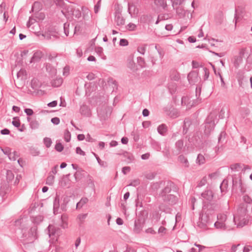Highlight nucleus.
<instances>
[{"instance_id":"1","label":"nucleus","mask_w":252,"mask_h":252,"mask_svg":"<svg viewBox=\"0 0 252 252\" xmlns=\"http://www.w3.org/2000/svg\"><path fill=\"white\" fill-rule=\"evenodd\" d=\"M178 186L172 181L167 180L164 182V187L158 194V197L164 203L173 206L178 201V198L174 194L178 192Z\"/></svg>"},{"instance_id":"2","label":"nucleus","mask_w":252,"mask_h":252,"mask_svg":"<svg viewBox=\"0 0 252 252\" xmlns=\"http://www.w3.org/2000/svg\"><path fill=\"white\" fill-rule=\"evenodd\" d=\"M70 200V197L63 194L61 197L57 192L53 201V213L55 215L65 212L67 204Z\"/></svg>"},{"instance_id":"3","label":"nucleus","mask_w":252,"mask_h":252,"mask_svg":"<svg viewBox=\"0 0 252 252\" xmlns=\"http://www.w3.org/2000/svg\"><path fill=\"white\" fill-rule=\"evenodd\" d=\"M217 114L215 112H211L206 118L204 123V133L207 137L209 136L211 132L214 129L216 123Z\"/></svg>"},{"instance_id":"4","label":"nucleus","mask_w":252,"mask_h":252,"mask_svg":"<svg viewBox=\"0 0 252 252\" xmlns=\"http://www.w3.org/2000/svg\"><path fill=\"white\" fill-rule=\"evenodd\" d=\"M185 138L189 143V146L198 147L202 144V136L200 135L198 132L190 133L187 135Z\"/></svg>"},{"instance_id":"5","label":"nucleus","mask_w":252,"mask_h":252,"mask_svg":"<svg viewBox=\"0 0 252 252\" xmlns=\"http://www.w3.org/2000/svg\"><path fill=\"white\" fill-rule=\"evenodd\" d=\"M45 17V14L40 11H35L32 13V20L35 21V22H32V33L36 34L37 32L34 30L35 27H38L39 24L38 21L43 20Z\"/></svg>"},{"instance_id":"6","label":"nucleus","mask_w":252,"mask_h":252,"mask_svg":"<svg viewBox=\"0 0 252 252\" xmlns=\"http://www.w3.org/2000/svg\"><path fill=\"white\" fill-rule=\"evenodd\" d=\"M211 223L209 219V215L205 213L204 215L199 214V221L197 222V226L201 229H206Z\"/></svg>"},{"instance_id":"7","label":"nucleus","mask_w":252,"mask_h":252,"mask_svg":"<svg viewBox=\"0 0 252 252\" xmlns=\"http://www.w3.org/2000/svg\"><path fill=\"white\" fill-rule=\"evenodd\" d=\"M220 207V205L216 202H209L204 203L203 206V210L205 212V214L211 215L215 211L219 209Z\"/></svg>"},{"instance_id":"8","label":"nucleus","mask_w":252,"mask_h":252,"mask_svg":"<svg viewBox=\"0 0 252 252\" xmlns=\"http://www.w3.org/2000/svg\"><path fill=\"white\" fill-rule=\"evenodd\" d=\"M232 191L233 192H236L238 189H240L241 191H242V181L241 178L240 177L239 181H237L236 179V175H233L232 176Z\"/></svg>"},{"instance_id":"9","label":"nucleus","mask_w":252,"mask_h":252,"mask_svg":"<svg viewBox=\"0 0 252 252\" xmlns=\"http://www.w3.org/2000/svg\"><path fill=\"white\" fill-rule=\"evenodd\" d=\"M144 219L142 217L139 218L135 220L134 231L136 233H139L142 230Z\"/></svg>"},{"instance_id":"10","label":"nucleus","mask_w":252,"mask_h":252,"mask_svg":"<svg viewBox=\"0 0 252 252\" xmlns=\"http://www.w3.org/2000/svg\"><path fill=\"white\" fill-rule=\"evenodd\" d=\"M187 78L190 84H194L199 80L198 72L192 71L188 74Z\"/></svg>"},{"instance_id":"11","label":"nucleus","mask_w":252,"mask_h":252,"mask_svg":"<svg viewBox=\"0 0 252 252\" xmlns=\"http://www.w3.org/2000/svg\"><path fill=\"white\" fill-rule=\"evenodd\" d=\"M115 21L118 26H123L125 23V19L122 16V14L119 10H117L115 12Z\"/></svg>"},{"instance_id":"12","label":"nucleus","mask_w":252,"mask_h":252,"mask_svg":"<svg viewBox=\"0 0 252 252\" xmlns=\"http://www.w3.org/2000/svg\"><path fill=\"white\" fill-rule=\"evenodd\" d=\"M201 196L209 202H211L213 199L214 193L213 191L208 187L206 190L201 193Z\"/></svg>"},{"instance_id":"13","label":"nucleus","mask_w":252,"mask_h":252,"mask_svg":"<svg viewBox=\"0 0 252 252\" xmlns=\"http://www.w3.org/2000/svg\"><path fill=\"white\" fill-rule=\"evenodd\" d=\"M67 12L68 15H71L77 19H79L81 16V11L78 8H73L72 6H70L69 7L67 8Z\"/></svg>"},{"instance_id":"14","label":"nucleus","mask_w":252,"mask_h":252,"mask_svg":"<svg viewBox=\"0 0 252 252\" xmlns=\"http://www.w3.org/2000/svg\"><path fill=\"white\" fill-rule=\"evenodd\" d=\"M44 65L46 67V71L48 73L50 77H53L56 75L57 69L55 67L49 63H45Z\"/></svg>"},{"instance_id":"15","label":"nucleus","mask_w":252,"mask_h":252,"mask_svg":"<svg viewBox=\"0 0 252 252\" xmlns=\"http://www.w3.org/2000/svg\"><path fill=\"white\" fill-rule=\"evenodd\" d=\"M87 172L81 168H79L77 171L74 173V176L76 181H78L81 180L83 177H87Z\"/></svg>"},{"instance_id":"16","label":"nucleus","mask_w":252,"mask_h":252,"mask_svg":"<svg viewBox=\"0 0 252 252\" xmlns=\"http://www.w3.org/2000/svg\"><path fill=\"white\" fill-rule=\"evenodd\" d=\"M80 112L85 117H89L92 115L91 111L88 106L83 104L80 106Z\"/></svg>"},{"instance_id":"17","label":"nucleus","mask_w":252,"mask_h":252,"mask_svg":"<svg viewBox=\"0 0 252 252\" xmlns=\"http://www.w3.org/2000/svg\"><path fill=\"white\" fill-rule=\"evenodd\" d=\"M166 181H159L158 182L151 183L150 185V189L153 192L157 191L161 187V185L164 186V182Z\"/></svg>"},{"instance_id":"18","label":"nucleus","mask_w":252,"mask_h":252,"mask_svg":"<svg viewBox=\"0 0 252 252\" xmlns=\"http://www.w3.org/2000/svg\"><path fill=\"white\" fill-rule=\"evenodd\" d=\"M191 125V122L189 118H186L184 121L183 126L182 133L184 135H186L189 131V127Z\"/></svg>"},{"instance_id":"19","label":"nucleus","mask_w":252,"mask_h":252,"mask_svg":"<svg viewBox=\"0 0 252 252\" xmlns=\"http://www.w3.org/2000/svg\"><path fill=\"white\" fill-rule=\"evenodd\" d=\"M157 131L160 135L164 136L168 131L167 126L165 124H162L158 126Z\"/></svg>"},{"instance_id":"20","label":"nucleus","mask_w":252,"mask_h":252,"mask_svg":"<svg viewBox=\"0 0 252 252\" xmlns=\"http://www.w3.org/2000/svg\"><path fill=\"white\" fill-rule=\"evenodd\" d=\"M44 54L40 50L35 51L32 55V62H38L43 58Z\"/></svg>"},{"instance_id":"21","label":"nucleus","mask_w":252,"mask_h":252,"mask_svg":"<svg viewBox=\"0 0 252 252\" xmlns=\"http://www.w3.org/2000/svg\"><path fill=\"white\" fill-rule=\"evenodd\" d=\"M86 178V183L88 184V186L91 188L94 192H95V188L93 177L90 174H87V177Z\"/></svg>"},{"instance_id":"22","label":"nucleus","mask_w":252,"mask_h":252,"mask_svg":"<svg viewBox=\"0 0 252 252\" xmlns=\"http://www.w3.org/2000/svg\"><path fill=\"white\" fill-rule=\"evenodd\" d=\"M243 200L245 202V204H243V207L245 210V212H248V205H252V199L248 195H245L243 197Z\"/></svg>"},{"instance_id":"23","label":"nucleus","mask_w":252,"mask_h":252,"mask_svg":"<svg viewBox=\"0 0 252 252\" xmlns=\"http://www.w3.org/2000/svg\"><path fill=\"white\" fill-rule=\"evenodd\" d=\"M245 71L244 69L239 70L236 73V78L239 85L242 84L245 78Z\"/></svg>"},{"instance_id":"24","label":"nucleus","mask_w":252,"mask_h":252,"mask_svg":"<svg viewBox=\"0 0 252 252\" xmlns=\"http://www.w3.org/2000/svg\"><path fill=\"white\" fill-rule=\"evenodd\" d=\"M175 148L179 154L182 152L184 148V141L183 139H179L177 140L175 144Z\"/></svg>"},{"instance_id":"25","label":"nucleus","mask_w":252,"mask_h":252,"mask_svg":"<svg viewBox=\"0 0 252 252\" xmlns=\"http://www.w3.org/2000/svg\"><path fill=\"white\" fill-rule=\"evenodd\" d=\"M154 4L158 8H162L165 10L167 7L166 1L165 0H154Z\"/></svg>"},{"instance_id":"26","label":"nucleus","mask_w":252,"mask_h":252,"mask_svg":"<svg viewBox=\"0 0 252 252\" xmlns=\"http://www.w3.org/2000/svg\"><path fill=\"white\" fill-rule=\"evenodd\" d=\"M167 114L172 118H176L179 117V113L178 110L173 107H171L167 112Z\"/></svg>"},{"instance_id":"27","label":"nucleus","mask_w":252,"mask_h":252,"mask_svg":"<svg viewBox=\"0 0 252 252\" xmlns=\"http://www.w3.org/2000/svg\"><path fill=\"white\" fill-rule=\"evenodd\" d=\"M63 82V79L62 77H57L55 79H53L51 81V84L52 87L58 88L60 87Z\"/></svg>"},{"instance_id":"28","label":"nucleus","mask_w":252,"mask_h":252,"mask_svg":"<svg viewBox=\"0 0 252 252\" xmlns=\"http://www.w3.org/2000/svg\"><path fill=\"white\" fill-rule=\"evenodd\" d=\"M53 1L56 6L66 10V11L67 10V8L70 6L67 5L63 0H53Z\"/></svg>"},{"instance_id":"29","label":"nucleus","mask_w":252,"mask_h":252,"mask_svg":"<svg viewBox=\"0 0 252 252\" xmlns=\"http://www.w3.org/2000/svg\"><path fill=\"white\" fill-rule=\"evenodd\" d=\"M58 34V32H57L55 30L51 31H49V32L46 33L45 35L42 34V35L46 37L47 39H51L52 37H53V38L54 39H57L59 37Z\"/></svg>"},{"instance_id":"30","label":"nucleus","mask_w":252,"mask_h":252,"mask_svg":"<svg viewBox=\"0 0 252 252\" xmlns=\"http://www.w3.org/2000/svg\"><path fill=\"white\" fill-rule=\"evenodd\" d=\"M243 63V59L241 57L238 56H235L234 57V59L233 61V63L234 66L236 68H238L240 66V65Z\"/></svg>"},{"instance_id":"31","label":"nucleus","mask_w":252,"mask_h":252,"mask_svg":"<svg viewBox=\"0 0 252 252\" xmlns=\"http://www.w3.org/2000/svg\"><path fill=\"white\" fill-rule=\"evenodd\" d=\"M228 182L226 179H224L220 185V189L221 193H225L227 191Z\"/></svg>"},{"instance_id":"32","label":"nucleus","mask_w":252,"mask_h":252,"mask_svg":"<svg viewBox=\"0 0 252 252\" xmlns=\"http://www.w3.org/2000/svg\"><path fill=\"white\" fill-rule=\"evenodd\" d=\"M201 92V88L200 87H197L196 88L195 90V95L197 98V100H196V102H193V104L191 105V106H195L197 105L198 103H200L201 102V99H199V96L200 95Z\"/></svg>"},{"instance_id":"33","label":"nucleus","mask_w":252,"mask_h":252,"mask_svg":"<svg viewBox=\"0 0 252 252\" xmlns=\"http://www.w3.org/2000/svg\"><path fill=\"white\" fill-rule=\"evenodd\" d=\"M42 4L39 1H35L32 4V13L35 11H40L42 10Z\"/></svg>"},{"instance_id":"34","label":"nucleus","mask_w":252,"mask_h":252,"mask_svg":"<svg viewBox=\"0 0 252 252\" xmlns=\"http://www.w3.org/2000/svg\"><path fill=\"white\" fill-rule=\"evenodd\" d=\"M48 234L50 238L54 239L53 236L55 235L56 233V229L54 225L49 224L47 227Z\"/></svg>"},{"instance_id":"35","label":"nucleus","mask_w":252,"mask_h":252,"mask_svg":"<svg viewBox=\"0 0 252 252\" xmlns=\"http://www.w3.org/2000/svg\"><path fill=\"white\" fill-rule=\"evenodd\" d=\"M179 161L184 164L185 167H189V164L187 158H186L183 155H181L178 157Z\"/></svg>"},{"instance_id":"36","label":"nucleus","mask_w":252,"mask_h":252,"mask_svg":"<svg viewBox=\"0 0 252 252\" xmlns=\"http://www.w3.org/2000/svg\"><path fill=\"white\" fill-rule=\"evenodd\" d=\"M93 155L95 157L99 165L104 168H106L107 167L108 164L106 161L102 160L98 156L97 154H96L95 153L93 152Z\"/></svg>"},{"instance_id":"37","label":"nucleus","mask_w":252,"mask_h":252,"mask_svg":"<svg viewBox=\"0 0 252 252\" xmlns=\"http://www.w3.org/2000/svg\"><path fill=\"white\" fill-rule=\"evenodd\" d=\"M205 158L204 157V156L201 154H199L197 155L196 159V163L197 164L199 165H202L205 163Z\"/></svg>"},{"instance_id":"38","label":"nucleus","mask_w":252,"mask_h":252,"mask_svg":"<svg viewBox=\"0 0 252 252\" xmlns=\"http://www.w3.org/2000/svg\"><path fill=\"white\" fill-rule=\"evenodd\" d=\"M89 200L87 197H82L81 200L76 204V209H80L86 204Z\"/></svg>"},{"instance_id":"39","label":"nucleus","mask_w":252,"mask_h":252,"mask_svg":"<svg viewBox=\"0 0 252 252\" xmlns=\"http://www.w3.org/2000/svg\"><path fill=\"white\" fill-rule=\"evenodd\" d=\"M249 51L247 48L244 47L241 48L239 52L238 56L241 57V58H245L246 56H248L249 55Z\"/></svg>"},{"instance_id":"40","label":"nucleus","mask_w":252,"mask_h":252,"mask_svg":"<svg viewBox=\"0 0 252 252\" xmlns=\"http://www.w3.org/2000/svg\"><path fill=\"white\" fill-rule=\"evenodd\" d=\"M1 150L3 152L4 154L8 156L10 160H15V158L14 157H12V154H10L11 153V149L9 148H6L5 149H3L2 148H0Z\"/></svg>"},{"instance_id":"41","label":"nucleus","mask_w":252,"mask_h":252,"mask_svg":"<svg viewBox=\"0 0 252 252\" xmlns=\"http://www.w3.org/2000/svg\"><path fill=\"white\" fill-rule=\"evenodd\" d=\"M137 62L138 65L140 66L141 68H143L146 67V63L143 58L141 57H138L137 58Z\"/></svg>"},{"instance_id":"42","label":"nucleus","mask_w":252,"mask_h":252,"mask_svg":"<svg viewBox=\"0 0 252 252\" xmlns=\"http://www.w3.org/2000/svg\"><path fill=\"white\" fill-rule=\"evenodd\" d=\"M95 51L99 55V56H100L102 59L105 60L106 59V56L103 54V49L102 47H96L95 49Z\"/></svg>"},{"instance_id":"43","label":"nucleus","mask_w":252,"mask_h":252,"mask_svg":"<svg viewBox=\"0 0 252 252\" xmlns=\"http://www.w3.org/2000/svg\"><path fill=\"white\" fill-rule=\"evenodd\" d=\"M184 1V0H171L172 5L174 9L178 10V6L181 5Z\"/></svg>"},{"instance_id":"44","label":"nucleus","mask_w":252,"mask_h":252,"mask_svg":"<svg viewBox=\"0 0 252 252\" xmlns=\"http://www.w3.org/2000/svg\"><path fill=\"white\" fill-rule=\"evenodd\" d=\"M24 112L26 113L27 117V120L29 122V126L30 127H32V122H30L32 116V109L31 108H25Z\"/></svg>"},{"instance_id":"45","label":"nucleus","mask_w":252,"mask_h":252,"mask_svg":"<svg viewBox=\"0 0 252 252\" xmlns=\"http://www.w3.org/2000/svg\"><path fill=\"white\" fill-rule=\"evenodd\" d=\"M14 178V175L13 172L10 170H8L6 172V180L8 183L11 182Z\"/></svg>"},{"instance_id":"46","label":"nucleus","mask_w":252,"mask_h":252,"mask_svg":"<svg viewBox=\"0 0 252 252\" xmlns=\"http://www.w3.org/2000/svg\"><path fill=\"white\" fill-rule=\"evenodd\" d=\"M71 133L69 132L68 129H66L64 131L63 138L64 140L66 142H68L71 140Z\"/></svg>"},{"instance_id":"47","label":"nucleus","mask_w":252,"mask_h":252,"mask_svg":"<svg viewBox=\"0 0 252 252\" xmlns=\"http://www.w3.org/2000/svg\"><path fill=\"white\" fill-rule=\"evenodd\" d=\"M12 124L13 126L17 128H19L20 127L21 123L18 117H15L13 118Z\"/></svg>"},{"instance_id":"48","label":"nucleus","mask_w":252,"mask_h":252,"mask_svg":"<svg viewBox=\"0 0 252 252\" xmlns=\"http://www.w3.org/2000/svg\"><path fill=\"white\" fill-rule=\"evenodd\" d=\"M69 182L68 179H65V176H63L62 179L60 181L59 184L62 187H65L67 186Z\"/></svg>"},{"instance_id":"49","label":"nucleus","mask_w":252,"mask_h":252,"mask_svg":"<svg viewBox=\"0 0 252 252\" xmlns=\"http://www.w3.org/2000/svg\"><path fill=\"white\" fill-rule=\"evenodd\" d=\"M215 227L217 229H225L226 226L225 223L217 220L214 223Z\"/></svg>"},{"instance_id":"50","label":"nucleus","mask_w":252,"mask_h":252,"mask_svg":"<svg viewBox=\"0 0 252 252\" xmlns=\"http://www.w3.org/2000/svg\"><path fill=\"white\" fill-rule=\"evenodd\" d=\"M43 143L47 148H49L52 145V141L50 138L45 137L43 139Z\"/></svg>"},{"instance_id":"51","label":"nucleus","mask_w":252,"mask_h":252,"mask_svg":"<svg viewBox=\"0 0 252 252\" xmlns=\"http://www.w3.org/2000/svg\"><path fill=\"white\" fill-rule=\"evenodd\" d=\"M217 219L219 221L225 223V221L227 219V216L225 214H220L217 216Z\"/></svg>"},{"instance_id":"52","label":"nucleus","mask_w":252,"mask_h":252,"mask_svg":"<svg viewBox=\"0 0 252 252\" xmlns=\"http://www.w3.org/2000/svg\"><path fill=\"white\" fill-rule=\"evenodd\" d=\"M127 67L131 70H135L136 64L133 60H128Z\"/></svg>"},{"instance_id":"53","label":"nucleus","mask_w":252,"mask_h":252,"mask_svg":"<svg viewBox=\"0 0 252 252\" xmlns=\"http://www.w3.org/2000/svg\"><path fill=\"white\" fill-rule=\"evenodd\" d=\"M54 178L55 177L53 175L48 176L46 180V184L49 186L53 185L54 183Z\"/></svg>"},{"instance_id":"54","label":"nucleus","mask_w":252,"mask_h":252,"mask_svg":"<svg viewBox=\"0 0 252 252\" xmlns=\"http://www.w3.org/2000/svg\"><path fill=\"white\" fill-rule=\"evenodd\" d=\"M226 135V133H225V131H221L220 133L219 136L218 137V142L219 143L222 142L224 141V140L225 139Z\"/></svg>"},{"instance_id":"55","label":"nucleus","mask_w":252,"mask_h":252,"mask_svg":"<svg viewBox=\"0 0 252 252\" xmlns=\"http://www.w3.org/2000/svg\"><path fill=\"white\" fill-rule=\"evenodd\" d=\"M241 167V164L239 163H236L232 164L230 166V168L232 171H238V169Z\"/></svg>"},{"instance_id":"56","label":"nucleus","mask_w":252,"mask_h":252,"mask_svg":"<svg viewBox=\"0 0 252 252\" xmlns=\"http://www.w3.org/2000/svg\"><path fill=\"white\" fill-rule=\"evenodd\" d=\"M43 220V217L42 216H38L35 218L32 217V223H38L42 221Z\"/></svg>"},{"instance_id":"57","label":"nucleus","mask_w":252,"mask_h":252,"mask_svg":"<svg viewBox=\"0 0 252 252\" xmlns=\"http://www.w3.org/2000/svg\"><path fill=\"white\" fill-rule=\"evenodd\" d=\"M140 181L139 179H136L131 181L128 186L136 187L139 185Z\"/></svg>"},{"instance_id":"58","label":"nucleus","mask_w":252,"mask_h":252,"mask_svg":"<svg viewBox=\"0 0 252 252\" xmlns=\"http://www.w3.org/2000/svg\"><path fill=\"white\" fill-rule=\"evenodd\" d=\"M17 75L18 77L20 76L25 77V78L27 77V74L26 70L25 69H21L17 73Z\"/></svg>"},{"instance_id":"59","label":"nucleus","mask_w":252,"mask_h":252,"mask_svg":"<svg viewBox=\"0 0 252 252\" xmlns=\"http://www.w3.org/2000/svg\"><path fill=\"white\" fill-rule=\"evenodd\" d=\"M64 147L61 143H57L55 146V149L59 152H61L63 150Z\"/></svg>"},{"instance_id":"60","label":"nucleus","mask_w":252,"mask_h":252,"mask_svg":"<svg viewBox=\"0 0 252 252\" xmlns=\"http://www.w3.org/2000/svg\"><path fill=\"white\" fill-rule=\"evenodd\" d=\"M157 174L155 172H150L145 174V178L148 180H153L154 179Z\"/></svg>"},{"instance_id":"61","label":"nucleus","mask_w":252,"mask_h":252,"mask_svg":"<svg viewBox=\"0 0 252 252\" xmlns=\"http://www.w3.org/2000/svg\"><path fill=\"white\" fill-rule=\"evenodd\" d=\"M69 24L67 22H66L63 24L64 33L66 36H67L69 34Z\"/></svg>"},{"instance_id":"62","label":"nucleus","mask_w":252,"mask_h":252,"mask_svg":"<svg viewBox=\"0 0 252 252\" xmlns=\"http://www.w3.org/2000/svg\"><path fill=\"white\" fill-rule=\"evenodd\" d=\"M189 97L187 96H183L181 99L182 105H188L189 104Z\"/></svg>"},{"instance_id":"63","label":"nucleus","mask_w":252,"mask_h":252,"mask_svg":"<svg viewBox=\"0 0 252 252\" xmlns=\"http://www.w3.org/2000/svg\"><path fill=\"white\" fill-rule=\"evenodd\" d=\"M207 183V178L204 177L198 183L197 187L200 188L204 186Z\"/></svg>"},{"instance_id":"64","label":"nucleus","mask_w":252,"mask_h":252,"mask_svg":"<svg viewBox=\"0 0 252 252\" xmlns=\"http://www.w3.org/2000/svg\"><path fill=\"white\" fill-rule=\"evenodd\" d=\"M126 28L129 31H134L136 29V26L134 24H133L132 23H129L126 26Z\"/></svg>"}]
</instances>
